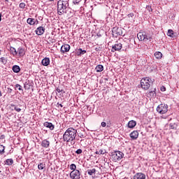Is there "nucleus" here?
I'll list each match as a JSON object with an SVG mask.
<instances>
[{
	"label": "nucleus",
	"instance_id": "49",
	"mask_svg": "<svg viewBox=\"0 0 179 179\" xmlns=\"http://www.w3.org/2000/svg\"><path fill=\"white\" fill-rule=\"evenodd\" d=\"M2 96V91L0 90V97Z\"/></svg>",
	"mask_w": 179,
	"mask_h": 179
},
{
	"label": "nucleus",
	"instance_id": "25",
	"mask_svg": "<svg viewBox=\"0 0 179 179\" xmlns=\"http://www.w3.org/2000/svg\"><path fill=\"white\" fill-rule=\"evenodd\" d=\"M155 57L157 58V59H161V58L163 57V54L161 52H156L155 53Z\"/></svg>",
	"mask_w": 179,
	"mask_h": 179
},
{
	"label": "nucleus",
	"instance_id": "22",
	"mask_svg": "<svg viewBox=\"0 0 179 179\" xmlns=\"http://www.w3.org/2000/svg\"><path fill=\"white\" fill-rule=\"evenodd\" d=\"M4 164L6 166H12V164H13V159H7L5 162H4Z\"/></svg>",
	"mask_w": 179,
	"mask_h": 179
},
{
	"label": "nucleus",
	"instance_id": "36",
	"mask_svg": "<svg viewBox=\"0 0 179 179\" xmlns=\"http://www.w3.org/2000/svg\"><path fill=\"white\" fill-rule=\"evenodd\" d=\"M19 6H20V9H24V8H26V3H20Z\"/></svg>",
	"mask_w": 179,
	"mask_h": 179
},
{
	"label": "nucleus",
	"instance_id": "8",
	"mask_svg": "<svg viewBox=\"0 0 179 179\" xmlns=\"http://www.w3.org/2000/svg\"><path fill=\"white\" fill-rule=\"evenodd\" d=\"M70 178L80 179V171L79 170L72 171L70 173Z\"/></svg>",
	"mask_w": 179,
	"mask_h": 179
},
{
	"label": "nucleus",
	"instance_id": "33",
	"mask_svg": "<svg viewBox=\"0 0 179 179\" xmlns=\"http://www.w3.org/2000/svg\"><path fill=\"white\" fill-rule=\"evenodd\" d=\"M5 153V146L0 145V155H3Z\"/></svg>",
	"mask_w": 179,
	"mask_h": 179
},
{
	"label": "nucleus",
	"instance_id": "38",
	"mask_svg": "<svg viewBox=\"0 0 179 179\" xmlns=\"http://www.w3.org/2000/svg\"><path fill=\"white\" fill-rule=\"evenodd\" d=\"M15 88H16V89H18V90H23L22 89L21 85H19V84H16V85H15Z\"/></svg>",
	"mask_w": 179,
	"mask_h": 179
},
{
	"label": "nucleus",
	"instance_id": "3",
	"mask_svg": "<svg viewBox=\"0 0 179 179\" xmlns=\"http://www.w3.org/2000/svg\"><path fill=\"white\" fill-rule=\"evenodd\" d=\"M151 83L152 79L149 78L148 77L143 78L141 80V86L144 90H149Z\"/></svg>",
	"mask_w": 179,
	"mask_h": 179
},
{
	"label": "nucleus",
	"instance_id": "51",
	"mask_svg": "<svg viewBox=\"0 0 179 179\" xmlns=\"http://www.w3.org/2000/svg\"><path fill=\"white\" fill-rule=\"evenodd\" d=\"M10 92H12V89H10Z\"/></svg>",
	"mask_w": 179,
	"mask_h": 179
},
{
	"label": "nucleus",
	"instance_id": "10",
	"mask_svg": "<svg viewBox=\"0 0 179 179\" xmlns=\"http://www.w3.org/2000/svg\"><path fill=\"white\" fill-rule=\"evenodd\" d=\"M122 48V44L121 43H115L112 46V52H115V51H120Z\"/></svg>",
	"mask_w": 179,
	"mask_h": 179
},
{
	"label": "nucleus",
	"instance_id": "13",
	"mask_svg": "<svg viewBox=\"0 0 179 179\" xmlns=\"http://www.w3.org/2000/svg\"><path fill=\"white\" fill-rule=\"evenodd\" d=\"M129 136L132 141H136V139H138V137L139 136V132L136 130L134 131L129 134Z\"/></svg>",
	"mask_w": 179,
	"mask_h": 179
},
{
	"label": "nucleus",
	"instance_id": "29",
	"mask_svg": "<svg viewBox=\"0 0 179 179\" xmlns=\"http://www.w3.org/2000/svg\"><path fill=\"white\" fill-rule=\"evenodd\" d=\"M87 174H89V176H92V174H96V169H88Z\"/></svg>",
	"mask_w": 179,
	"mask_h": 179
},
{
	"label": "nucleus",
	"instance_id": "18",
	"mask_svg": "<svg viewBox=\"0 0 179 179\" xmlns=\"http://www.w3.org/2000/svg\"><path fill=\"white\" fill-rule=\"evenodd\" d=\"M128 128H135L136 127V122L135 120H131L127 124Z\"/></svg>",
	"mask_w": 179,
	"mask_h": 179
},
{
	"label": "nucleus",
	"instance_id": "15",
	"mask_svg": "<svg viewBox=\"0 0 179 179\" xmlns=\"http://www.w3.org/2000/svg\"><path fill=\"white\" fill-rule=\"evenodd\" d=\"M43 125L46 128H49V129H50V131H53L54 128H55V126H54V124H52V123L48 122H45Z\"/></svg>",
	"mask_w": 179,
	"mask_h": 179
},
{
	"label": "nucleus",
	"instance_id": "27",
	"mask_svg": "<svg viewBox=\"0 0 179 179\" xmlns=\"http://www.w3.org/2000/svg\"><path fill=\"white\" fill-rule=\"evenodd\" d=\"M148 95L150 97H155L156 96V88L153 91H150Z\"/></svg>",
	"mask_w": 179,
	"mask_h": 179
},
{
	"label": "nucleus",
	"instance_id": "32",
	"mask_svg": "<svg viewBox=\"0 0 179 179\" xmlns=\"http://www.w3.org/2000/svg\"><path fill=\"white\" fill-rule=\"evenodd\" d=\"M177 124L176 123H170L169 124V128H171V129H177Z\"/></svg>",
	"mask_w": 179,
	"mask_h": 179
},
{
	"label": "nucleus",
	"instance_id": "7",
	"mask_svg": "<svg viewBox=\"0 0 179 179\" xmlns=\"http://www.w3.org/2000/svg\"><path fill=\"white\" fill-rule=\"evenodd\" d=\"M112 34L114 37H118L122 34V29L119 27H113L112 29Z\"/></svg>",
	"mask_w": 179,
	"mask_h": 179
},
{
	"label": "nucleus",
	"instance_id": "31",
	"mask_svg": "<svg viewBox=\"0 0 179 179\" xmlns=\"http://www.w3.org/2000/svg\"><path fill=\"white\" fill-rule=\"evenodd\" d=\"M167 36H169V37H174V31H173L172 29H169Z\"/></svg>",
	"mask_w": 179,
	"mask_h": 179
},
{
	"label": "nucleus",
	"instance_id": "17",
	"mask_svg": "<svg viewBox=\"0 0 179 179\" xmlns=\"http://www.w3.org/2000/svg\"><path fill=\"white\" fill-rule=\"evenodd\" d=\"M41 64L43 65V66H48V64H50V58L45 57L43 59Z\"/></svg>",
	"mask_w": 179,
	"mask_h": 179
},
{
	"label": "nucleus",
	"instance_id": "12",
	"mask_svg": "<svg viewBox=\"0 0 179 179\" xmlns=\"http://www.w3.org/2000/svg\"><path fill=\"white\" fill-rule=\"evenodd\" d=\"M45 31V28L43 27H38L35 31V33L36 34H37V36H43Z\"/></svg>",
	"mask_w": 179,
	"mask_h": 179
},
{
	"label": "nucleus",
	"instance_id": "6",
	"mask_svg": "<svg viewBox=\"0 0 179 179\" xmlns=\"http://www.w3.org/2000/svg\"><path fill=\"white\" fill-rule=\"evenodd\" d=\"M113 162H120L123 157L124 154L121 151H114L111 155Z\"/></svg>",
	"mask_w": 179,
	"mask_h": 179
},
{
	"label": "nucleus",
	"instance_id": "20",
	"mask_svg": "<svg viewBox=\"0 0 179 179\" xmlns=\"http://www.w3.org/2000/svg\"><path fill=\"white\" fill-rule=\"evenodd\" d=\"M27 23H28V24H30L31 26H33L34 24H36V20L34 18H28L27 20Z\"/></svg>",
	"mask_w": 179,
	"mask_h": 179
},
{
	"label": "nucleus",
	"instance_id": "26",
	"mask_svg": "<svg viewBox=\"0 0 179 179\" xmlns=\"http://www.w3.org/2000/svg\"><path fill=\"white\" fill-rule=\"evenodd\" d=\"M84 54H86V50H83L82 48H79L77 55L80 56L84 55Z\"/></svg>",
	"mask_w": 179,
	"mask_h": 179
},
{
	"label": "nucleus",
	"instance_id": "11",
	"mask_svg": "<svg viewBox=\"0 0 179 179\" xmlns=\"http://www.w3.org/2000/svg\"><path fill=\"white\" fill-rule=\"evenodd\" d=\"M133 179H146V175L142 172H139L134 176Z\"/></svg>",
	"mask_w": 179,
	"mask_h": 179
},
{
	"label": "nucleus",
	"instance_id": "45",
	"mask_svg": "<svg viewBox=\"0 0 179 179\" xmlns=\"http://www.w3.org/2000/svg\"><path fill=\"white\" fill-rule=\"evenodd\" d=\"M0 139H5V136L4 135H1L0 137Z\"/></svg>",
	"mask_w": 179,
	"mask_h": 179
},
{
	"label": "nucleus",
	"instance_id": "46",
	"mask_svg": "<svg viewBox=\"0 0 179 179\" xmlns=\"http://www.w3.org/2000/svg\"><path fill=\"white\" fill-rule=\"evenodd\" d=\"M57 106H59L60 107L63 108L64 106H62V104L59 103H57Z\"/></svg>",
	"mask_w": 179,
	"mask_h": 179
},
{
	"label": "nucleus",
	"instance_id": "52",
	"mask_svg": "<svg viewBox=\"0 0 179 179\" xmlns=\"http://www.w3.org/2000/svg\"><path fill=\"white\" fill-rule=\"evenodd\" d=\"M0 55H1V50H0Z\"/></svg>",
	"mask_w": 179,
	"mask_h": 179
},
{
	"label": "nucleus",
	"instance_id": "5",
	"mask_svg": "<svg viewBox=\"0 0 179 179\" xmlns=\"http://www.w3.org/2000/svg\"><path fill=\"white\" fill-rule=\"evenodd\" d=\"M157 111L159 114H166L169 111V105L161 103L157 107Z\"/></svg>",
	"mask_w": 179,
	"mask_h": 179
},
{
	"label": "nucleus",
	"instance_id": "53",
	"mask_svg": "<svg viewBox=\"0 0 179 179\" xmlns=\"http://www.w3.org/2000/svg\"><path fill=\"white\" fill-rule=\"evenodd\" d=\"M0 118H1V115H0Z\"/></svg>",
	"mask_w": 179,
	"mask_h": 179
},
{
	"label": "nucleus",
	"instance_id": "2",
	"mask_svg": "<svg viewBox=\"0 0 179 179\" xmlns=\"http://www.w3.org/2000/svg\"><path fill=\"white\" fill-rule=\"evenodd\" d=\"M69 6L68 1L59 0L57 2V13L58 15H64L66 13V9Z\"/></svg>",
	"mask_w": 179,
	"mask_h": 179
},
{
	"label": "nucleus",
	"instance_id": "9",
	"mask_svg": "<svg viewBox=\"0 0 179 179\" xmlns=\"http://www.w3.org/2000/svg\"><path fill=\"white\" fill-rule=\"evenodd\" d=\"M69 50H71V45L64 44L61 47L60 51L62 54H65V52H69Z\"/></svg>",
	"mask_w": 179,
	"mask_h": 179
},
{
	"label": "nucleus",
	"instance_id": "50",
	"mask_svg": "<svg viewBox=\"0 0 179 179\" xmlns=\"http://www.w3.org/2000/svg\"><path fill=\"white\" fill-rule=\"evenodd\" d=\"M49 2H52L54 0H48Z\"/></svg>",
	"mask_w": 179,
	"mask_h": 179
},
{
	"label": "nucleus",
	"instance_id": "19",
	"mask_svg": "<svg viewBox=\"0 0 179 179\" xmlns=\"http://www.w3.org/2000/svg\"><path fill=\"white\" fill-rule=\"evenodd\" d=\"M12 69L13 72H14L15 73H19L20 72V66L17 65H14Z\"/></svg>",
	"mask_w": 179,
	"mask_h": 179
},
{
	"label": "nucleus",
	"instance_id": "35",
	"mask_svg": "<svg viewBox=\"0 0 179 179\" xmlns=\"http://www.w3.org/2000/svg\"><path fill=\"white\" fill-rule=\"evenodd\" d=\"M70 170H73V171H76V165L75 164H71L70 165Z\"/></svg>",
	"mask_w": 179,
	"mask_h": 179
},
{
	"label": "nucleus",
	"instance_id": "23",
	"mask_svg": "<svg viewBox=\"0 0 179 179\" xmlns=\"http://www.w3.org/2000/svg\"><path fill=\"white\" fill-rule=\"evenodd\" d=\"M96 72H103L104 71V67L101 64H99L95 68Z\"/></svg>",
	"mask_w": 179,
	"mask_h": 179
},
{
	"label": "nucleus",
	"instance_id": "37",
	"mask_svg": "<svg viewBox=\"0 0 179 179\" xmlns=\"http://www.w3.org/2000/svg\"><path fill=\"white\" fill-rule=\"evenodd\" d=\"M80 0H73V5H79Z\"/></svg>",
	"mask_w": 179,
	"mask_h": 179
},
{
	"label": "nucleus",
	"instance_id": "16",
	"mask_svg": "<svg viewBox=\"0 0 179 179\" xmlns=\"http://www.w3.org/2000/svg\"><path fill=\"white\" fill-rule=\"evenodd\" d=\"M41 146L45 148H50V141L47 139L42 141Z\"/></svg>",
	"mask_w": 179,
	"mask_h": 179
},
{
	"label": "nucleus",
	"instance_id": "48",
	"mask_svg": "<svg viewBox=\"0 0 179 179\" xmlns=\"http://www.w3.org/2000/svg\"><path fill=\"white\" fill-rule=\"evenodd\" d=\"M2 20V14H0V22Z\"/></svg>",
	"mask_w": 179,
	"mask_h": 179
},
{
	"label": "nucleus",
	"instance_id": "43",
	"mask_svg": "<svg viewBox=\"0 0 179 179\" xmlns=\"http://www.w3.org/2000/svg\"><path fill=\"white\" fill-rule=\"evenodd\" d=\"M56 92H57V93H61V92H62V90L57 88Z\"/></svg>",
	"mask_w": 179,
	"mask_h": 179
},
{
	"label": "nucleus",
	"instance_id": "30",
	"mask_svg": "<svg viewBox=\"0 0 179 179\" xmlns=\"http://www.w3.org/2000/svg\"><path fill=\"white\" fill-rule=\"evenodd\" d=\"M0 62H1L3 65H6V64L8 63V59L5 57H1L0 58Z\"/></svg>",
	"mask_w": 179,
	"mask_h": 179
},
{
	"label": "nucleus",
	"instance_id": "40",
	"mask_svg": "<svg viewBox=\"0 0 179 179\" xmlns=\"http://www.w3.org/2000/svg\"><path fill=\"white\" fill-rule=\"evenodd\" d=\"M146 9H147V10H148V12H152V6H147Z\"/></svg>",
	"mask_w": 179,
	"mask_h": 179
},
{
	"label": "nucleus",
	"instance_id": "44",
	"mask_svg": "<svg viewBox=\"0 0 179 179\" xmlns=\"http://www.w3.org/2000/svg\"><path fill=\"white\" fill-rule=\"evenodd\" d=\"M101 127H103V128L106 127V124L104 122H102L101 124Z\"/></svg>",
	"mask_w": 179,
	"mask_h": 179
},
{
	"label": "nucleus",
	"instance_id": "14",
	"mask_svg": "<svg viewBox=\"0 0 179 179\" xmlns=\"http://www.w3.org/2000/svg\"><path fill=\"white\" fill-rule=\"evenodd\" d=\"M10 108L12 110V111L15 110V111H17V113H20V111H22V108L17 107V106L15 105V103H10Z\"/></svg>",
	"mask_w": 179,
	"mask_h": 179
},
{
	"label": "nucleus",
	"instance_id": "42",
	"mask_svg": "<svg viewBox=\"0 0 179 179\" xmlns=\"http://www.w3.org/2000/svg\"><path fill=\"white\" fill-rule=\"evenodd\" d=\"M161 92H166V87L164 86L161 87Z\"/></svg>",
	"mask_w": 179,
	"mask_h": 179
},
{
	"label": "nucleus",
	"instance_id": "39",
	"mask_svg": "<svg viewBox=\"0 0 179 179\" xmlns=\"http://www.w3.org/2000/svg\"><path fill=\"white\" fill-rule=\"evenodd\" d=\"M82 152H83L82 149H78V150L76 151V153L77 155H82Z\"/></svg>",
	"mask_w": 179,
	"mask_h": 179
},
{
	"label": "nucleus",
	"instance_id": "28",
	"mask_svg": "<svg viewBox=\"0 0 179 179\" xmlns=\"http://www.w3.org/2000/svg\"><path fill=\"white\" fill-rule=\"evenodd\" d=\"M96 155H106L107 151L106 150H99V151H96Z\"/></svg>",
	"mask_w": 179,
	"mask_h": 179
},
{
	"label": "nucleus",
	"instance_id": "24",
	"mask_svg": "<svg viewBox=\"0 0 179 179\" xmlns=\"http://www.w3.org/2000/svg\"><path fill=\"white\" fill-rule=\"evenodd\" d=\"M10 52L12 54V55H17V51L13 47H10Z\"/></svg>",
	"mask_w": 179,
	"mask_h": 179
},
{
	"label": "nucleus",
	"instance_id": "1",
	"mask_svg": "<svg viewBox=\"0 0 179 179\" xmlns=\"http://www.w3.org/2000/svg\"><path fill=\"white\" fill-rule=\"evenodd\" d=\"M77 134L78 130L73 129V127H70L67 129L63 134V141L64 142H71V143H75V139H76Z\"/></svg>",
	"mask_w": 179,
	"mask_h": 179
},
{
	"label": "nucleus",
	"instance_id": "41",
	"mask_svg": "<svg viewBox=\"0 0 179 179\" xmlns=\"http://www.w3.org/2000/svg\"><path fill=\"white\" fill-rule=\"evenodd\" d=\"M128 17H134V13L127 15Z\"/></svg>",
	"mask_w": 179,
	"mask_h": 179
},
{
	"label": "nucleus",
	"instance_id": "47",
	"mask_svg": "<svg viewBox=\"0 0 179 179\" xmlns=\"http://www.w3.org/2000/svg\"><path fill=\"white\" fill-rule=\"evenodd\" d=\"M27 86L30 87V85H29V84H27V85H24V89H27Z\"/></svg>",
	"mask_w": 179,
	"mask_h": 179
},
{
	"label": "nucleus",
	"instance_id": "21",
	"mask_svg": "<svg viewBox=\"0 0 179 179\" xmlns=\"http://www.w3.org/2000/svg\"><path fill=\"white\" fill-rule=\"evenodd\" d=\"M17 52H18V55H20V57H23V55L25 54L24 49L22 48H19Z\"/></svg>",
	"mask_w": 179,
	"mask_h": 179
},
{
	"label": "nucleus",
	"instance_id": "34",
	"mask_svg": "<svg viewBox=\"0 0 179 179\" xmlns=\"http://www.w3.org/2000/svg\"><path fill=\"white\" fill-rule=\"evenodd\" d=\"M44 167H45V164L41 163L38 165V170H44Z\"/></svg>",
	"mask_w": 179,
	"mask_h": 179
},
{
	"label": "nucleus",
	"instance_id": "4",
	"mask_svg": "<svg viewBox=\"0 0 179 179\" xmlns=\"http://www.w3.org/2000/svg\"><path fill=\"white\" fill-rule=\"evenodd\" d=\"M137 37L139 40V41H152L153 40V38H152V36L147 35L145 33L139 32L137 34Z\"/></svg>",
	"mask_w": 179,
	"mask_h": 179
}]
</instances>
